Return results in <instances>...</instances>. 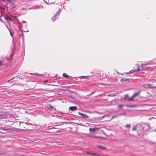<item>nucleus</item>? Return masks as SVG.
Returning a JSON list of instances; mask_svg holds the SVG:
<instances>
[{"label":"nucleus","mask_w":156,"mask_h":156,"mask_svg":"<svg viewBox=\"0 0 156 156\" xmlns=\"http://www.w3.org/2000/svg\"><path fill=\"white\" fill-rule=\"evenodd\" d=\"M88 77V76H81V77Z\"/></svg>","instance_id":"7c9ffc66"},{"label":"nucleus","mask_w":156,"mask_h":156,"mask_svg":"<svg viewBox=\"0 0 156 156\" xmlns=\"http://www.w3.org/2000/svg\"><path fill=\"white\" fill-rule=\"evenodd\" d=\"M69 110L71 111L76 110L77 109V107L76 106H71L69 108Z\"/></svg>","instance_id":"9d476101"},{"label":"nucleus","mask_w":156,"mask_h":156,"mask_svg":"<svg viewBox=\"0 0 156 156\" xmlns=\"http://www.w3.org/2000/svg\"><path fill=\"white\" fill-rule=\"evenodd\" d=\"M8 117V115L5 114L0 115V118L1 119H6Z\"/></svg>","instance_id":"6e6552de"},{"label":"nucleus","mask_w":156,"mask_h":156,"mask_svg":"<svg viewBox=\"0 0 156 156\" xmlns=\"http://www.w3.org/2000/svg\"><path fill=\"white\" fill-rule=\"evenodd\" d=\"M21 129H19V128H16V129H15V131L16 132H20V131H21Z\"/></svg>","instance_id":"4468645a"},{"label":"nucleus","mask_w":156,"mask_h":156,"mask_svg":"<svg viewBox=\"0 0 156 156\" xmlns=\"http://www.w3.org/2000/svg\"><path fill=\"white\" fill-rule=\"evenodd\" d=\"M118 117V114H117V115H113L112 116V118H115V117Z\"/></svg>","instance_id":"aec40b11"},{"label":"nucleus","mask_w":156,"mask_h":156,"mask_svg":"<svg viewBox=\"0 0 156 156\" xmlns=\"http://www.w3.org/2000/svg\"><path fill=\"white\" fill-rule=\"evenodd\" d=\"M14 78V77H13L12 78H11V79L9 80H8V82H9L11 80H12Z\"/></svg>","instance_id":"393cba45"},{"label":"nucleus","mask_w":156,"mask_h":156,"mask_svg":"<svg viewBox=\"0 0 156 156\" xmlns=\"http://www.w3.org/2000/svg\"><path fill=\"white\" fill-rule=\"evenodd\" d=\"M140 131H146L150 129V126L146 123L140 124Z\"/></svg>","instance_id":"f03ea898"},{"label":"nucleus","mask_w":156,"mask_h":156,"mask_svg":"<svg viewBox=\"0 0 156 156\" xmlns=\"http://www.w3.org/2000/svg\"><path fill=\"white\" fill-rule=\"evenodd\" d=\"M140 70V69L139 67L137 68H136L134 70H131L130 71H129V73H130V74H131V73H134L135 72H136L137 71H139Z\"/></svg>","instance_id":"0eeeda50"},{"label":"nucleus","mask_w":156,"mask_h":156,"mask_svg":"<svg viewBox=\"0 0 156 156\" xmlns=\"http://www.w3.org/2000/svg\"><path fill=\"white\" fill-rule=\"evenodd\" d=\"M130 80V79H127L126 78H122L121 80V81L122 82H125L126 81H129Z\"/></svg>","instance_id":"9b49d317"},{"label":"nucleus","mask_w":156,"mask_h":156,"mask_svg":"<svg viewBox=\"0 0 156 156\" xmlns=\"http://www.w3.org/2000/svg\"><path fill=\"white\" fill-rule=\"evenodd\" d=\"M99 128L97 127L93 128H89V130L90 132H94L96 130H98Z\"/></svg>","instance_id":"423d86ee"},{"label":"nucleus","mask_w":156,"mask_h":156,"mask_svg":"<svg viewBox=\"0 0 156 156\" xmlns=\"http://www.w3.org/2000/svg\"><path fill=\"white\" fill-rule=\"evenodd\" d=\"M78 113L79 115L81 116L83 118H89L88 116L86 114H84L80 112H78Z\"/></svg>","instance_id":"39448f33"},{"label":"nucleus","mask_w":156,"mask_h":156,"mask_svg":"<svg viewBox=\"0 0 156 156\" xmlns=\"http://www.w3.org/2000/svg\"><path fill=\"white\" fill-rule=\"evenodd\" d=\"M9 32H10V35L11 36H12V33L11 32V30H9Z\"/></svg>","instance_id":"bb28decb"},{"label":"nucleus","mask_w":156,"mask_h":156,"mask_svg":"<svg viewBox=\"0 0 156 156\" xmlns=\"http://www.w3.org/2000/svg\"><path fill=\"white\" fill-rule=\"evenodd\" d=\"M90 153H91L90 152H87V154H90Z\"/></svg>","instance_id":"473e14b6"},{"label":"nucleus","mask_w":156,"mask_h":156,"mask_svg":"<svg viewBox=\"0 0 156 156\" xmlns=\"http://www.w3.org/2000/svg\"><path fill=\"white\" fill-rule=\"evenodd\" d=\"M125 127L127 128H128L129 129H130V125L129 124H126L125 126Z\"/></svg>","instance_id":"f3484780"},{"label":"nucleus","mask_w":156,"mask_h":156,"mask_svg":"<svg viewBox=\"0 0 156 156\" xmlns=\"http://www.w3.org/2000/svg\"><path fill=\"white\" fill-rule=\"evenodd\" d=\"M22 76H21V75H20V76H19V78H21V79H22Z\"/></svg>","instance_id":"c85d7f7f"},{"label":"nucleus","mask_w":156,"mask_h":156,"mask_svg":"<svg viewBox=\"0 0 156 156\" xmlns=\"http://www.w3.org/2000/svg\"><path fill=\"white\" fill-rule=\"evenodd\" d=\"M63 76L64 77H67L69 76V75H67L66 73H64L63 74Z\"/></svg>","instance_id":"f8f14e48"},{"label":"nucleus","mask_w":156,"mask_h":156,"mask_svg":"<svg viewBox=\"0 0 156 156\" xmlns=\"http://www.w3.org/2000/svg\"><path fill=\"white\" fill-rule=\"evenodd\" d=\"M7 4H5V5H3L2 6H0V12L1 13V16H2L3 14H5L4 16V18L6 20H9L10 21H12V19L8 15H6L7 11Z\"/></svg>","instance_id":"f257e3e1"},{"label":"nucleus","mask_w":156,"mask_h":156,"mask_svg":"<svg viewBox=\"0 0 156 156\" xmlns=\"http://www.w3.org/2000/svg\"><path fill=\"white\" fill-rule=\"evenodd\" d=\"M34 75H35V76H40V74L38 73H34Z\"/></svg>","instance_id":"412c9836"},{"label":"nucleus","mask_w":156,"mask_h":156,"mask_svg":"<svg viewBox=\"0 0 156 156\" xmlns=\"http://www.w3.org/2000/svg\"><path fill=\"white\" fill-rule=\"evenodd\" d=\"M134 97H133V95L130 98L128 99V101H133V98Z\"/></svg>","instance_id":"2eb2a0df"},{"label":"nucleus","mask_w":156,"mask_h":156,"mask_svg":"<svg viewBox=\"0 0 156 156\" xmlns=\"http://www.w3.org/2000/svg\"><path fill=\"white\" fill-rule=\"evenodd\" d=\"M48 107L49 108H54V107H52L51 105H49V106Z\"/></svg>","instance_id":"b1692460"},{"label":"nucleus","mask_w":156,"mask_h":156,"mask_svg":"<svg viewBox=\"0 0 156 156\" xmlns=\"http://www.w3.org/2000/svg\"><path fill=\"white\" fill-rule=\"evenodd\" d=\"M98 147L99 148L102 149H105V147H102L100 145L98 146Z\"/></svg>","instance_id":"ddd939ff"},{"label":"nucleus","mask_w":156,"mask_h":156,"mask_svg":"<svg viewBox=\"0 0 156 156\" xmlns=\"http://www.w3.org/2000/svg\"><path fill=\"white\" fill-rule=\"evenodd\" d=\"M6 27L9 30V28L8 27V26L7 25H6Z\"/></svg>","instance_id":"f704fd0d"},{"label":"nucleus","mask_w":156,"mask_h":156,"mask_svg":"<svg viewBox=\"0 0 156 156\" xmlns=\"http://www.w3.org/2000/svg\"><path fill=\"white\" fill-rule=\"evenodd\" d=\"M90 154L95 155V156H100V155H98V154H96V153H90Z\"/></svg>","instance_id":"6ab92c4d"},{"label":"nucleus","mask_w":156,"mask_h":156,"mask_svg":"<svg viewBox=\"0 0 156 156\" xmlns=\"http://www.w3.org/2000/svg\"><path fill=\"white\" fill-rule=\"evenodd\" d=\"M154 88H156V86L154 87Z\"/></svg>","instance_id":"c9c22d12"},{"label":"nucleus","mask_w":156,"mask_h":156,"mask_svg":"<svg viewBox=\"0 0 156 156\" xmlns=\"http://www.w3.org/2000/svg\"><path fill=\"white\" fill-rule=\"evenodd\" d=\"M92 137H93V138H99V137L98 136H93Z\"/></svg>","instance_id":"cd10ccee"},{"label":"nucleus","mask_w":156,"mask_h":156,"mask_svg":"<svg viewBox=\"0 0 156 156\" xmlns=\"http://www.w3.org/2000/svg\"><path fill=\"white\" fill-rule=\"evenodd\" d=\"M124 115V113H121V114H118V116H119L122 115Z\"/></svg>","instance_id":"5701e85b"},{"label":"nucleus","mask_w":156,"mask_h":156,"mask_svg":"<svg viewBox=\"0 0 156 156\" xmlns=\"http://www.w3.org/2000/svg\"><path fill=\"white\" fill-rule=\"evenodd\" d=\"M2 65V62L0 61V66Z\"/></svg>","instance_id":"c756f323"},{"label":"nucleus","mask_w":156,"mask_h":156,"mask_svg":"<svg viewBox=\"0 0 156 156\" xmlns=\"http://www.w3.org/2000/svg\"><path fill=\"white\" fill-rule=\"evenodd\" d=\"M142 87L146 88H154V87L152 86V85L150 84H146L142 85Z\"/></svg>","instance_id":"20e7f679"},{"label":"nucleus","mask_w":156,"mask_h":156,"mask_svg":"<svg viewBox=\"0 0 156 156\" xmlns=\"http://www.w3.org/2000/svg\"><path fill=\"white\" fill-rule=\"evenodd\" d=\"M60 12V11H57L56 12L51 18L53 21H54L56 19H58Z\"/></svg>","instance_id":"7ed1b4c3"},{"label":"nucleus","mask_w":156,"mask_h":156,"mask_svg":"<svg viewBox=\"0 0 156 156\" xmlns=\"http://www.w3.org/2000/svg\"><path fill=\"white\" fill-rule=\"evenodd\" d=\"M14 18L16 19V16H15L13 17Z\"/></svg>","instance_id":"72a5a7b5"},{"label":"nucleus","mask_w":156,"mask_h":156,"mask_svg":"<svg viewBox=\"0 0 156 156\" xmlns=\"http://www.w3.org/2000/svg\"><path fill=\"white\" fill-rule=\"evenodd\" d=\"M126 106H127V107H132V106H129V105H126Z\"/></svg>","instance_id":"2f4dec72"},{"label":"nucleus","mask_w":156,"mask_h":156,"mask_svg":"<svg viewBox=\"0 0 156 156\" xmlns=\"http://www.w3.org/2000/svg\"><path fill=\"white\" fill-rule=\"evenodd\" d=\"M124 105H119V106H118V107L119 108H122V107L123 106H124Z\"/></svg>","instance_id":"4be33fe9"},{"label":"nucleus","mask_w":156,"mask_h":156,"mask_svg":"<svg viewBox=\"0 0 156 156\" xmlns=\"http://www.w3.org/2000/svg\"><path fill=\"white\" fill-rule=\"evenodd\" d=\"M44 83H46L47 82H48V80H45L44 81Z\"/></svg>","instance_id":"a878e982"},{"label":"nucleus","mask_w":156,"mask_h":156,"mask_svg":"<svg viewBox=\"0 0 156 156\" xmlns=\"http://www.w3.org/2000/svg\"><path fill=\"white\" fill-rule=\"evenodd\" d=\"M155 81H156V80H154Z\"/></svg>","instance_id":"e433bc0d"},{"label":"nucleus","mask_w":156,"mask_h":156,"mask_svg":"<svg viewBox=\"0 0 156 156\" xmlns=\"http://www.w3.org/2000/svg\"><path fill=\"white\" fill-rule=\"evenodd\" d=\"M0 129L2 130H8V129H7V128L5 127H2Z\"/></svg>","instance_id":"dca6fc26"},{"label":"nucleus","mask_w":156,"mask_h":156,"mask_svg":"<svg viewBox=\"0 0 156 156\" xmlns=\"http://www.w3.org/2000/svg\"><path fill=\"white\" fill-rule=\"evenodd\" d=\"M136 129H137L136 126H133L132 130L133 131H135L136 130Z\"/></svg>","instance_id":"a211bd4d"},{"label":"nucleus","mask_w":156,"mask_h":156,"mask_svg":"<svg viewBox=\"0 0 156 156\" xmlns=\"http://www.w3.org/2000/svg\"><path fill=\"white\" fill-rule=\"evenodd\" d=\"M140 92H141V90H140L137 92H135L133 95V97H136L138 95L140 94Z\"/></svg>","instance_id":"1a4fd4ad"}]
</instances>
